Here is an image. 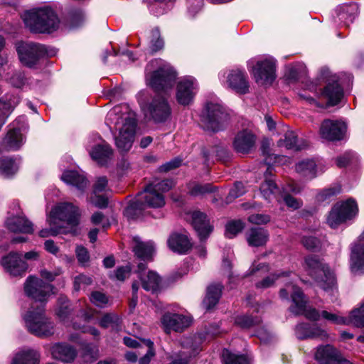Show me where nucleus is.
I'll use <instances>...</instances> for the list:
<instances>
[{
	"label": "nucleus",
	"mask_w": 364,
	"mask_h": 364,
	"mask_svg": "<svg viewBox=\"0 0 364 364\" xmlns=\"http://www.w3.org/2000/svg\"><path fill=\"white\" fill-rule=\"evenodd\" d=\"M105 123L110 129H115V144L122 152L128 151L134 142L136 119L134 113L130 112L127 105H117L110 109L106 117Z\"/></svg>",
	"instance_id": "nucleus-1"
},
{
	"label": "nucleus",
	"mask_w": 364,
	"mask_h": 364,
	"mask_svg": "<svg viewBox=\"0 0 364 364\" xmlns=\"http://www.w3.org/2000/svg\"><path fill=\"white\" fill-rule=\"evenodd\" d=\"M22 19L26 26L34 33H52L60 25V20L54 11L48 6L25 11Z\"/></svg>",
	"instance_id": "nucleus-2"
},
{
	"label": "nucleus",
	"mask_w": 364,
	"mask_h": 364,
	"mask_svg": "<svg viewBox=\"0 0 364 364\" xmlns=\"http://www.w3.org/2000/svg\"><path fill=\"white\" fill-rule=\"evenodd\" d=\"M23 320L26 330L39 338H48L54 335L55 325L48 317L41 307L32 306L23 315Z\"/></svg>",
	"instance_id": "nucleus-3"
},
{
	"label": "nucleus",
	"mask_w": 364,
	"mask_h": 364,
	"mask_svg": "<svg viewBox=\"0 0 364 364\" xmlns=\"http://www.w3.org/2000/svg\"><path fill=\"white\" fill-rule=\"evenodd\" d=\"M229 119V114L219 99L207 101L201 115L205 129L213 132L223 130L228 125Z\"/></svg>",
	"instance_id": "nucleus-4"
},
{
	"label": "nucleus",
	"mask_w": 364,
	"mask_h": 364,
	"mask_svg": "<svg viewBox=\"0 0 364 364\" xmlns=\"http://www.w3.org/2000/svg\"><path fill=\"white\" fill-rule=\"evenodd\" d=\"M189 187L190 193L193 196L206 193H215V200H224L226 204L231 203L234 199L242 196L246 192L244 183H231L228 186L220 188L212 186L211 183H191Z\"/></svg>",
	"instance_id": "nucleus-5"
},
{
	"label": "nucleus",
	"mask_w": 364,
	"mask_h": 364,
	"mask_svg": "<svg viewBox=\"0 0 364 364\" xmlns=\"http://www.w3.org/2000/svg\"><path fill=\"white\" fill-rule=\"evenodd\" d=\"M289 294H291L293 303L289 308L291 313L296 315L304 314L310 320H319L321 314H320L316 309L306 308L307 299L299 287L291 283L287 284L285 287L280 290L279 296L283 299H288Z\"/></svg>",
	"instance_id": "nucleus-6"
},
{
	"label": "nucleus",
	"mask_w": 364,
	"mask_h": 364,
	"mask_svg": "<svg viewBox=\"0 0 364 364\" xmlns=\"http://www.w3.org/2000/svg\"><path fill=\"white\" fill-rule=\"evenodd\" d=\"M159 63L161 60H155L146 66V80L149 85L156 91H166L173 87L176 73L169 65H160L156 70L151 72L152 68Z\"/></svg>",
	"instance_id": "nucleus-7"
},
{
	"label": "nucleus",
	"mask_w": 364,
	"mask_h": 364,
	"mask_svg": "<svg viewBox=\"0 0 364 364\" xmlns=\"http://www.w3.org/2000/svg\"><path fill=\"white\" fill-rule=\"evenodd\" d=\"M16 48L20 62L30 68H37L42 59L54 55L46 46L33 42H19Z\"/></svg>",
	"instance_id": "nucleus-8"
},
{
	"label": "nucleus",
	"mask_w": 364,
	"mask_h": 364,
	"mask_svg": "<svg viewBox=\"0 0 364 364\" xmlns=\"http://www.w3.org/2000/svg\"><path fill=\"white\" fill-rule=\"evenodd\" d=\"M305 263L309 274L315 279L324 291H334L336 279L328 266L323 264L317 257L312 255L306 258Z\"/></svg>",
	"instance_id": "nucleus-9"
},
{
	"label": "nucleus",
	"mask_w": 364,
	"mask_h": 364,
	"mask_svg": "<svg viewBox=\"0 0 364 364\" xmlns=\"http://www.w3.org/2000/svg\"><path fill=\"white\" fill-rule=\"evenodd\" d=\"M80 213L77 207L69 203H61L55 205L47 217V223L53 225L55 222H66L67 229L73 230L71 235H75L79 222Z\"/></svg>",
	"instance_id": "nucleus-10"
},
{
	"label": "nucleus",
	"mask_w": 364,
	"mask_h": 364,
	"mask_svg": "<svg viewBox=\"0 0 364 364\" xmlns=\"http://www.w3.org/2000/svg\"><path fill=\"white\" fill-rule=\"evenodd\" d=\"M172 183H148L144 190L139 192L136 198L145 208H160L165 205L164 193L169 191Z\"/></svg>",
	"instance_id": "nucleus-11"
},
{
	"label": "nucleus",
	"mask_w": 364,
	"mask_h": 364,
	"mask_svg": "<svg viewBox=\"0 0 364 364\" xmlns=\"http://www.w3.org/2000/svg\"><path fill=\"white\" fill-rule=\"evenodd\" d=\"M251 72L257 83L262 85H271L275 79V60L272 57L252 60L249 63Z\"/></svg>",
	"instance_id": "nucleus-12"
},
{
	"label": "nucleus",
	"mask_w": 364,
	"mask_h": 364,
	"mask_svg": "<svg viewBox=\"0 0 364 364\" xmlns=\"http://www.w3.org/2000/svg\"><path fill=\"white\" fill-rule=\"evenodd\" d=\"M146 117L155 123L166 122L171 115V107L167 99L161 95H156L144 107Z\"/></svg>",
	"instance_id": "nucleus-13"
},
{
	"label": "nucleus",
	"mask_w": 364,
	"mask_h": 364,
	"mask_svg": "<svg viewBox=\"0 0 364 364\" xmlns=\"http://www.w3.org/2000/svg\"><path fill=\"white\" fill-rule=\"evenodd\" d=\"M87 150L92 159L101 166H107L113 159L112 148L97 134L88 141Z\"/></svg>",
	"instance_id": "nucleus-14"
},
{
	"label": "nucleus",
	"mask_w": 364,
	"mask_h": 364,
	"mask_svg": "<svg viewBox=\"0 0 364 364\" xmlns=\"http://www.w3.org/2000/svg\"><path fill=\"white\" fill-rule=\"evenodd\" d=\"M8 131L3 139L4 146L9 150H18L26 141L28 126L24 120L16 119L8 127Z\"/></svg>",
	"instance_id": "nucleus-15"
},
{
	"label": "nucleus",
	"mask_w": 364,
	"mask_h": 364,
	"mask_svg": "<svg viewBox=\"0 0 364 364\" xmlns=\"http://www.w3.org/2000/svg\"><path fill=\"white\" fill-rule=\"evenodd\" d=\"M53 285L36 277H28L24 284L26 294L39 302H46L53 291Z\"/></svg>",
	"instance_id": "nucleus-16"
},
{
	"label": "nucleus",
	"mask_w": 364,
	"mask_h": 364,
	"mask_svg": "<svg viewBox=\"0 0 364 364\" xmlns=\"http://www.w3.org/2000/svg\"><path fill=\"white\" fill-rule=\"evenodd\" d=\"M295 184L286 183V186L282 187V192L279 191L277 183H262L260 189L266 198H269L270 195H281L289 207L297 209L300 207L299 201L289 194L290 191L295 193L299 192V190L295 188Z\"/></svg>",
	"instance_id": "nucleus-17"
},
{
	"label": "nucleus",
	"mask_w": 364,
	"mask_h": 364,
	"mask_svg": "<svg viewBox=\"0 0 364 364\" xmlns=\"http://www.w3.org/2000/svg\"><path fill=\"white\" fill-rule=\"evenodd\" d=\"M198 90L197 80L192 76L179 80L176 86V100L181 105H190Z\"/></svg>",
	"instance_id": "nucleus-18"
},
{
	"label": "nucleus",
	"mask_w": 364,
	"mask_h": 364,
	"mask_svg": "<svg viewBox=\"0 0 364 364\" xmlns=\"http://www.w3.org/2000/svg\"><path fill=\"white\" fill-rule=\"evenodd\" d=\"M347 132V124L342 120L325 119L321 124L319 133L322 139L329 141H341Z\"/></svg>",
	"instance_id": "nucleus-19"
},
{
	"label": "nucleus",
	"mask_w": 364,
	"mask_h": 364,
	"mask_svg": "<svg viewBox=\"0 0 364 364\" xmlns=\"http://www.w3.org/2000/svg\"><path fill=\"white\" fill-rule=\"evenodd\" d=\"M161 322L164 331L169 333L171 331H183L191 325L192 318L188 316L168 312L163 315Z\"/></svg>",
	"instance_id": "nucleus-20"
},
{
	"label": "nucleus",
	"mask_w": 364,
	"mask_h": 364,
	"mask_svg": "<svg viewBox=\"0 0 364 364\" xmlns=\"http://www.w3.org/2000/svg\"><path fill=\"white\" fill-rule=\"evenodd\" d=\"M191 225L200 241H204L213 231V225L210 223L207 215L199 210L190 213Z\"/></svg>",
	"instance_id": "nucleus-21"
},
{
	"label": "nucleus",
	"mask_w": 364,
	"mask_h": 364,
	"mask_svg": "<svg viewBox=\"0 0 364 364\" xmlns=\"http://www.w3.org/2000/svg\"><path fill=\"white\" fill-rule=\"evenodd\" d=\"M256 139L255 134L250 129H243L235 134L232 146L237 152L248 154L255 148Z\"/></svg>",
	"instance_id": "nucleus-22"
},
{
	"label": "nucleus",
	"mask_w": 364,
	"mask_h": 364,
	"mask_svg": "<svg viewBox=\"0 0 364 364\" xmlns=\"http://www.w3.org/2000/svg\"><path fill=\"white\" fill-rule=\"evenodd\" d=\"M228 86L237 94L244 95L249 92L247 75L244 70L235 69L227 75Z\"/></svg>",
	"instance_id": "nucleus-23"
},
{
	"label": "nucleus",
	"mask_w": 364,
	"mask_h": 364,
	"mask_svg": "<svg viewBox=\"0 0 364 364\" xmlns=\"http://www.w3.org/2000/svg\"><path fill=\"white\" fill-rule=\"evenodd\" d=\"M315 357L319 364H352L343 358L338 351L330 345L318 348Z\"/></svg>",
	"instance_id": "nucleus-24"
},
{
	"label": "nucleus",
	"mask_w": 364,
	"mask_h": 364,
	"mask_svg": "<svg viewBox=\"0 0 364 364\" xmlns=\"http://www.w3.org/2000/svg\"><path fill=\"white\" fill-rule=\"evenodd\" d=\"M1 262L4 269L13 276H20L24 274L28 267V264L16 252H11L4 257Z\"/></svg>",
	"instance_id": "nucleus-25"
},
{
	"label": "nucleus",
	"mask_w": 364,
	"mask_h": 364,
	"mask_svg": "<svg viewBox=\"0 0 364 364\" xmlns=\"http://www.w3.org/2000/svg\"><path fill=\"white\" fill-rule=\"evenodd\" d=\"M50 352L53 359L63 363L73 362L77 355L75 349L69 344L65 343H56L53 344Z\"/></svg>",
	"instance_id": "nucleus-26"
},
{
	"label": "nucleus",
	"mask_w": 364,
	"mask_h": 364,
	"mask_svg": "<svg viewBox=\"0 0 364 364\" xmlns=\"http://www.w3.org/2000/svg\"><path fill=\"white\" fill-rule=\"evenodd\" d=\"M350 267L354 272L364 273V231L360 235L358 243L352 248Z\"/></svg>",
	"instance_id": "nucleus-27"
},
{
	"label": "nucleus",
	"mask_w": 364,
	"mask_h": 364,
	"mask_svg": "<svg viewBox=\"0 0 364 364\" xmlns=\"http://www.w3.org/2000/svg\"><path fill=\"white\" fill-rule=\"evenodd\" d=\"M6 225L13 232L29 234L33 232L32 223L23 215L9 217L6 220Z\"/></svg>",
	"instance_id": "nucleus-28"
},
{
	"label": "nucleus",
	"mask_w": 364,
	"mask_h": 364,
	"mask_svg": "<svg viewBox=\"0 0 364 364\" xmlns=\"http://www.w3.org/2000/svg\"><path fill=\"white\" fill-rule=\"evenodd\" d=\"M295 334L299 339L312 338L325 340L328 338V333L326 331L316 325H310L309 323L297 325L295 329Z\"/></svg>",
	"instance_id": "nucleus-29"
},
{
	"label": "nucleus",
	"mask_w": 364,
	"mask_h": 364,
	"mask_svg": "<svg viewBox=\"0 0 364 364\" xmlns=\"http://www.w3.org/2000/svg\"><path fill=\"white\" fill-rule=\"evenodd\" d=\"M40 353L38 350L29 348L16 351L10 364H39Z\"/></svg>",
	"instance_id": "nucleus-30"
},
{
	"label": "nucleus",
	"mask_w": 364,
	"mask_h": 364,
	"mask_svg": "<svg viewBox=\"0 0 364 364\" xmlns=\"http://www.w3.org/2000/svg\"><path fill=\"white\" fill-rule=\"evenodd\" d=\"M322 95L328 100V104L331 106L336 105L341 101L343 91L336 77H333L332 82H328L323 89Z\"/></svg>",
	"instance_id": "nucleus-31"
},
{
	"label": "nucleus",
	"mask_w": 364,
	"mask_h": 364,
	"mask_svg": "<svg viewBox=\"0 0 364 364\" xmlns=\"http://www.w3.org/2000/svg\"><path fill=\"white\" fill-rule=\"evenodd\" d=\"M167 244L173 252L178 254H186L191 247V243L187 235L176 232L169 236Z\"/></svg>",
	"instance_id": "nucleus-32"
},
{
	"label": "nucleus",
	"mask_w": 364,
	"mask_h": 364,
	"mask_svg": "<svg viewBox=\"0 0 364 364\" xmlns=\"http://www.w3.org/2000/svg\"><path fill=\"white\" fill-rule=\"evenodd\" d=\"M134 246L133 250L137 257L142 260H150L155 251V245L154 242L147 241L142 242L139 237L134 238Z\"/></svg>",
	"instance_id": "nucleus-33"
},
{
	"label": "nucleus",
	"mask_w": 364,
	"mask_h": 364,
	"mask_svg": "<svg viewBox=\"0 0 364 364\" xmlns=\"http://www.w3.org/2000/svg\"><path fill=\"white\" fill-rule=\"evenodd\" d=\"M247 241L249 245L252 247L263 246L269 238L267 230L261 228H252L246 235Z\"/></svg>",
	"instance_id": "nucleus-34"
},
{
	"label": "nucleus",
	"mask_w": 364,
	"mask_h": 364,
	"mask_svg": "<svg viewBox=\"0 0 364 364\" xmlns=\"http://www.w3.org/2000/svg\"><path fill=\"white\" fill-rule=\"evenodd\" d=\"M277 145L279 147H284L294 151L301 150L306 146V144L299 143L297 136L291 130H289L284 134V138H281L278 141Z\"/></svg>",
	"instance_id": "nucleus-35"
},
{
	"label": "nucleus",
	"mask_w": 364,
	"mask_h": 364,
	"mask_svg": "<svg viewBox=\"0 0 364 364\" xmlns=\"http://www.w3.org/2000/svg\"><path fill=\"white\" fill-rule=\"evenodd\" d=\"M85 20V15L80 8H69L64 16V22L70 28L80 26Z\"/></svg>",
	"instance_id": "nucleus-36"
},
{
	"label": "nucleus",
	"mask_w": 364,
	"mask_h": 364,
	"mask_svg": "<svg viewBox=\"0 0 364 364\" xmlns=\"http://www.w3.org/2000/svg\"><path fill=\"white\" fill-rule=\"evenodd\" d=\"M359 13V8L356 4H345L341 6L338 14L341 21H343L346 26L353 23Z\"/></svg>",
	"instance_id": "nucleus-37"
},
{
	"label": "nucleus",
	"mask_w": 364,
	"mask_h": 364,
	"mask_svg": "<svg viewBox=\"0 0 364 364\" xmlns=\"http://www.w3.org/2000/svg\"><path fill=\"white\" fill-rule=\"evenodd\" d=\"M222 287L220 284H211L208 287L206 296L203 302L206 309H210L217 304L221 296Z\"/></svg>",
	"instance_id": "nucleus-38"
},
{
	"label": "nucleus",
	"mask_w": 364,
	"mask_h": 364,
	"mask_svg": "<svg viewBox=\"0 0 364 364\" xmlns=\"http://www.w3.org/2000/svg\"><path fill=\"white\" fill-rule=\"evenodd\" d=\"M122 318L114 312L104 314L98 320V324L101 328H111L114 331H119L121 328Z\"/></svg>",
	"instance_id": "nucleus-39"
},
{
	"label": "nucleus",
	"mask_w": 364,
	"mask_h": 364,
	"mask_svg": "<svg viewBox=\"0 0 364 364\" xmlns=\"http://www.w3.org/2000/svg\"><path fill=\"white\" fill-rule=\"evenodd\" d=\"M20 159L13 158H4L0 161V174L9 177L15 174L19 166Z\"/></svg>",
	"instance_id": "nucleus-40"
},
{
	"label": "nucleus",
	"mask_w": 364,
	"mask_h": 364,
	"mask_svg": "<svg viewBox=\"0 0 364 364\" xmlns=\"http://www.w3.org/2000/svg\"><path fill=\"white\" fill-rule=\"evenodd\" d=\"M140 279L142 287L146 291L155 292L159 288L161 279L154 272L149 271L147 274L141 276Z\"/></svg>",
	"instance_id": "nucleus-41"
},
{
	"label": "nucleus",
	"mask_w": 364,
	"mask_h": 364,
	"mask_svg": "<svg viewBox=\"0 0 364 364\" xmlns=\"http://www.w3.org/2000/svg\"><path fill=\"white\" fill-rule=\"evenodd\" d=\"M145 209L136 198L135 200L129 203L124 209V215L128 220H137L143 216Z\"/></svg>",
	"instance_id": "nucleus-42"
},
{
	"label": "nucleus",
	"mask_w": 364,
	"mask_h": 364,
	"mask_svg": "<svg viewBox=\"0 0 364 364\" xmlns=\"http://www.w3.org/2000/svg\"><path fill=\"white\" fill-rule=\"evenodd\" d=\"M341 212L344 210L346 215V220H350L355 218L358 213V206L356 201L353 198H348L341 203H336Z\"/></svg>",
	"instance_id": "nucleus-43"
},
{
	"label": "nucleus",
	"mask_w": 364,
	"mask_h": 364,
	"mask_svg": "<svg viewBox=\"0 0 364 364\" xmlns=\"http://www.w3.org/2000/svg\"><path fill=\"white\" fill-rule=\"evenodd\" d=\"M296 170L299 174L311 178L316 176V165L312 159L303 160L296 164Z\"/></svg>",
	"instance_id": "nucleus-44"
},
{
	"label": "nucleus",
	"mask_w": 364,
	"mask_h": 364,
	"mask_svg": "<svg viewBox=\"0 0 364 364\" xmlns=\"http://www.w3.org/2000/svg\"><path fill=\"white\" fill-rule=\"evenodd\" d=\"M70 303L64 296H59L55 309V315L61 321H65L71 313Z\"/></svg>",
	"instance_id": "nucleus-45"
},
{
	"label": "nucleus",
	"mask_w": 364,
	"mask_h": 364,
	"mask_svg": "<svg viewBox=\"0 0 364 364\" xmlns=\"http://www.w3.org/2000/svg\"><path fill=\"white\" fill-rule=\"evenodd\" d=\"M48 228H45L39 232V236L41 237H48L50 236H56L59 234H70L73 232V230L67 229L66 228L58 225L55 222L53 225L48 223Z\"/></svg>",
	"instance_id": "nucleus-46"
},
{
	"label": "nucleus",
	"mask_w": 364,
	"mask_h": 364,
	"mask_svg": "<svg viewBox=\"0 0 364 364\" xmlns=\"http://www.w3.org/2000/svg\"><path fill=\"white\" fill-rule=\"evenodd\" d=\"M346 215L344 214V210L341 212L336 204L333 206L331 211L330 212L327 223L329 226L332 228H337L340 224L346 222Z\"/></svg>",
	"instance_id": "nucleus-47"
},
{
	"label": "nucleus",
	"mask_w": 364,
	"mask_h": 364,
	"mask_svg": "<svg viewBox=\"0 0 364 364\" xmlns=\"http://www.w3.org/2000/svg\"><path fill=\"white\" fill-rule=\"evenodd\" d=\"M222 358L223 364H249L246 356L233 353L228 349L223 350Z\"/></svg>",
	"instance_id": "nucleus-48"
},
{
	"label": "nucleus",
	"mask_w": 364,
	"mask_h": 364,
	"mask_svg": "<svg viewBox=\"0 0 364 364\" xmlns=\"http://www.w3.org/2000/svg\"><path fill=\"white\" fill-rule=\"evenodd\" d=\"M348 318V325L352 324L356 327L364 326V304L358 309L353 310Z\"/></svg>",
	"instance_id": "nucleus-49"
},
{
	"label": "nucleus",
	"mask_w": 364,
	"mask_h": 364,
	"mask_svg": "<svg viewBox=\"0 0 364 364\" xmlns=\"http://www.w3.org/2000/svg\"><path fill=\"white\" fill-rule=\"evenodd\" d=\"M63 182H85L87 180L85 173L82 171L68 170L63 172L61 176Z\"/></svg>",
	"instance_id": "nucleus-50"
},
{
	"label": "nucleus",
	"mask_w": 364,
	"mask_h": 364,
	"mask_svg": "<svg viewBox=\"0 0 364 364\" xmlns=\"http://www.w3.org/2000/svg\"><path fill=\"white\" fill-rule=\"evenodd\" d=\"M245 227L244 223L240 220H232L227 223L225 235L228 238L235 237Z\"/></svg>",
	"instance_id": "nucleus-51"
},
{
	"label": "nucleus",
	"mask_w": 364,
	"mask_h": 364,
	"mask_svg": "<svg viewBox=\"0 0 364 364\" xmlns=\"http://www.w3.org/2000/svg\"><path fill=\"white\" fill-rule=\"evenodd\" d=\"M341 188L339 186L323 189L316 195V200L321 203H328L334 196L339 194Z\"/></svg>",
	"instance_id": "nucleus-52"
},
{
	"label": "nucleus",
	"mask_w": 364,
	"mask_h": 364,
	"mask_svg": "<svg viewBox=\"0 0 364 364\" xmlns=\"http://www.w3.org/2000/svg\"><path fill=\"white\" fill-rule=\"evenodd\" d=\"M260 322L258 317H252L248 315H240L235 318V323L242 328H251Z\"/></svg>",
	"instance_id": "nucleus-53"
},
{
	"label": "nucleus",
	"mask_w": 364,
	"mask_h": 364,
	"mask_svg": "<svg viewBox=\"0 0 364 364\" xmlns=\"http://www.w3.org/2000/svg\"><path fill=\"white\" fill-rule=\"evenodd\" d=\"M14 107L15 105L12 104L11 100L0 98V119L6 122Z\"/></svg>",
	"instance_id": "nucleus-54"
},
{
	"label": "nucleus",
	"mask_w": 364,
	"mask_h": 364,
	"mask_svg": "<svg viewBox=\"0 0 364 364\" xmlns=\"http://www.w3.org/2000/svg\"><path fill=\"white\" fill-rule=\"evenodd\" d=\"M90 301L95 306L104 308L109 302V299L105 294L101 291H93L90 297Z\"/></svg>",
	"instance_id": "nucleus-55"
},
{
	"label": "nucleus",
	"mask_w": 364,
	"mask_h": 364,
	"mask_svg": "<svg viewBox=\"0 0 364 364\" xmlns=\"http://www.w3.org/2000/svg\"><path fill=\"white\" fill-rule=\"evenodd\" d=\"M287 272H282L280 274H272L266 277L260 282L256 283L255 286L257 289H267L274 284L275 281L280 277L286 275Z\"/></svg>",
	"instance_id": "nucleus-56"
},
{
	"label": "nucleus",
	"mask_w": 364,
	"mask_h": 364,
	"mask_svg": "<svg viewBox=\"0 0 364 364\" xmlns=\"http://www.w3.org/2000/svg\"><path fill=\"white\" fill-rule=\"evenodd\" d=\"M321 317L327 321L332 322L333 323L341 325H348V318L339 316L336 314L330 313L327 311H323L321 312Z\"/></svg>",
	"instance_id": "nucleus-57"
},
{
	"label": "nucleus",
	"mask_w": 364,
	"mask_h": 364,
	"mask_svg": "<svg viewBox=\"0 0 364 364\" xmlns=\"http://www.w3.org/2000/svg\"><path fill=\"white\" fill-rule=\"evenodd\" d=\"M62 273L60 268H55L54 270L50 271L46 268H42L39 271L41 279L47 280L48 282H53L55 277L59 276Z\"/></svg>",
	"instance_id": "nucleus-58"
},
{
	"label": "nucleus",
	"mask_w": 364,
	"mask_h": 364,
	"mask_svg": "<svg viewBox=\"0 0 364 364\" xmlns=\"http://www.w3.org/2000/svg\"><path fill=\"white\" fill-rule=\"evenodd\" d=\"M92 279L85 274H80L75 277L74 289L75 291L80 290L82 287H87L92 284Z\"/></svg>",
	"instance_id": "nucleus-59"
},
{
	"label": "nucleus",
	"mask_w": 364,
	"mask_h": 364,
	"mask_svg": "<svg viewBox=\"0 0 364 364\" xmlns=\"http://www.w3.org/2000/svg\"><path fill=\"white\" fill-rule=\"evenodd\" d=\"M143 342L149 349L145 355L139 360V364H149L151 358L154 355V343L151 340H144Z\"/></svg>",
	"instance_id": "nucleus-60"
},
{
	"label": "nucleus",
	"mask_w": 364,
	"mask_h": 364,
	"mask_svg": "<svg viewBox=\"0 0 364 364\" xmlns=\"http://www.w3.org/2000/svg\"><path fill=\"white\" fill-rule=\"evenodd\" d=\"M248 221L255 225H264L270 221V217L266 214H252L248 217Z\"/></svg>",
	"instance_id": "nucleus-61"
},
{
	"label": "nucleus",
	"mask_w": 364,
	"mask_h": 364,
	"mask_svg": "<svg viewBox=\"0 0 364 364\" xmlns=\"http://www.w3.org/2000/svg\"><path fill=\"white\" fill-rule=\"evenodd\" d=\"M26 82L25 75L21 72H16L10 78V83L16 87H22Z\"/></svg>",
	"instance_id": "nucleus-62"
},
{
	"label": "nucleus",
	"mask_w": 364,
	"mask_h": 364,
	"mask_svg": "<svg viewBox=\"0 0 364 364\" xmlns=\"http://www.w3.org/2000/svg\"><path fill=\"white\" fill-rule=\"evenodd\" d=\"M90 203L95 207L100 208H106L108 203L107 198L102 195L94 194L90 198Z\"/></svg>",
	"instance_id": "nucleus-63"
},
{
	"label": "nucleus",
	"mask_w": 364,
	"mask_h": 364,
	"mask_svg": "<svg viewBox=\"0 0 364 364\" xmlns=\"http://www.w3.org/2000/svg\"><path fill=\"white\" fill-rule=\"evenodd\" d=\"M355 158V154L350 151L346 152L343 155L336 159V165L341 168L349 164Z\"/></svg>",
	"instance_id": "nucleus-64"
}]
</instances>
